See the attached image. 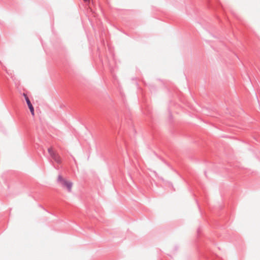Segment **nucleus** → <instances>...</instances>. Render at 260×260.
Here are the masks:
<instances>
[{"instance_id": "nucleus-1", "label": "nucleus", "mask_w": 260, "mask_h": 260, "mask_svg": "<svg viewBox=\"0 0 260 260\" xmlns=\"http://www.w3.org/2000/svg\"><path fill=\"white\" fill-rule=\"evenodd\" d=\"M58 181L66 187L69 192H71L73 187V183L69 180L63 179L61 176L58 177Z\"/></svg>"}, {"instance_id": "nucleus-2", "label": "nucleus", "mask_w": 260, "mask_h": 260, "mask_svg": "<svg viewBox=\"0 0 260 260\" xmlns=\"http://www.w3.org/2000/svg\"><path fill=\"white\" fill-rule=\"evenodd\" d=\"M48 152L50 156L54 161H56V162H59V156L52 147L49 148L48 149Z\"/></svg>"}, {"instance_id": "nucleus-3", "label": "nucleus", "mask_w": 260, "mask_h": 260, "mask_svg": "<svg viewBox=\"0 0 260 260\" xmlns=\"http://www.w3.org/2000/svg\"><path fill=\"white\" fill-rule=\"evenodd\" d=\"M23 96L25 98V100L27 105L30 110L31 115L34 116L35 115L34 108V107H33L32 105L31 104L28 97L27 96V94L25 93H23Z\"/></svg>"}, {"instance_id": "nucleus-4", "label": "nucleus", "mask_w": 260, "mask_h": 260, "mask_svg": "<svg viewBox=\"0 0 260 260\" xmlns=\"http://www.w3.org/2000/svg\"><path fill=\"white\" fill-rule=\"evenodd\" d=\"M5 71H6V72H7V74H9V73L7 71V70H5Z\"/></svg>"}, {"instance_id": "nucleus-5", "label": "nucleus", "mask_w": 260, "mask_h": 260, "mask_svg": "<svg viewBox=\"0 0 260 260\" xmlns=\"http://www.w3.org/2000/svg\"><path fill=\"white\" fill-rule=\"evenodd\" d=\"M83 1H85V2H86V1H87V0H83Z\"/></svg>"}]
</instances>
